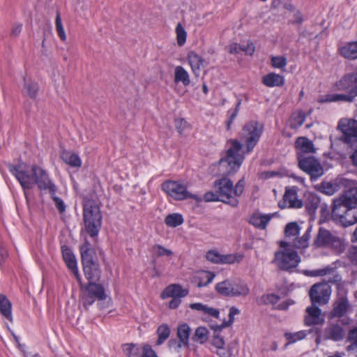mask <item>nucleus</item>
I'll return each mask as SVG.
<instances>
[{"instance_id": "obj_1", "label": "nucleus", "mask_w": 357, "mask_h": 357, "mask_svg": "<svg viewBox=\"0 0 357 357\" xmlns=\"http://www.w3.org/2000/svg\"><path fill=\"white\" fill-rule=\"evenodd\" d=\"M263 130V125L256 121H251L244 126L241 136L246 146V151H242V145L239 142L231 140L225 157L219 161V172L221 174L231 175L239 169L244 160V154L252 151L258 143Z\"/></svg>"}, {"instance_id": "obj_2", "label": "nucleus", "mask_w": 357, "mask_h": 357, "mask_svg": "<svg viewBox=\"0 0 357 357\" xmlns=\"http://www.w3.org/2000/svg\"><path fill=\"white\" fill-rule=\"evenodd\" d=\"M8 168L20 183L25 196L26 190L32 189L35 185L40 190H47L51 195L55 194L56 187L50 178L48 173L42 167L34 165L29 171L26 164L19 163L17 165L9 164Z\"/></svg>"}, {"instance_id": "obj_3", "label": "nucleus", "mask_w": 357, "mask_h": 357, "mask_svg": "<svg viewBox=\"0 0 357 357\" xmlns=\"http://www.w3.org/2000/svg\"><path fill=\"white\" fill-rule=\"evenodd\" d=\"M245 184L243 178L240 179L234 186L232 181L229 178L222 177L215 181L213 188L215 190L218 192L220 202L233 207H236L239 203L238 198L244 192Z\"/></svg>"}, {"instance_id": "obj_4", "label": "nucleus", "mask_w": 357, "mask_h": 357, "mask_svg": "<svg viewBox=\"0 0 357 357\" xmlns=\"http://www.w3.org/2000/svg\"><path fill=\"white\" fill-rule=\"evenodd\" d=\"M84 223L86 231L91 237L98 236L102 225V215L98 206L87 200L83 208Z\"/></svg>"}, {"instance_id": "obj_5", "label": "nucleus", "mask_w": 357, "mask_h": 357, "mask_svg": "<svg viewBox=\"0 0 357 357\" xmlns=\"http://www.w3.org/2000/svg\"><path fill=\"white\" fill-rule=\"evenodd\" d=\"M337 127L342 133L340 140L351 149L349 155L351 163L357 167V121H342L339 122Z\"/></svg>"}, {"instance_id": "obj_6", "label": "nucleus", "mask_w": 357, "mask_h": 357, "mask_svg": "<svg viewBox=\"0 0 357 357\" xmlns=\"http://www.w3.org/2000/svg\"><path fill=\"white\" fill-rule=\"evenodd\" d=\"M280 249L275 252L273 262L280 270L290 271L296 268L301 261L297 252L289 248V243L282 241Z\"/></svg>"}, {"instance_id": "obj_7", "label": "nucleus", "mask_w": 357, "mask_h": 357, "mask_svg": "<svg viewBox=\"0 0 357 357\" xmlns=\"http://www.w3.org/2000/svg\"><path fill=\"white\" fill-rule=\"evenodd\" d=\"M215 289L223 296L244 297L250 293L247 283L239 278H229L218 282L215 284Z\"/></svg>"}, {"instance_id": "obj_8", "label": "nucleus", "mask_w": 357, "mask_h": 357, "mask_svg": "<svg viewBox=\"0 0 357 357\" xmlns=\"http://www.w3.org/2000/svg\"><path fill=\"white\" fill-rule=\"evenodd\" d=\"M340 183L344 188V192L333 200V206L357 207V181L347 178V180H340Z\"/></svg>"}, {"instance_id": "obj_9", "label": "nucleus", "mask_w": 357, "mask_h": 357, "mask_svg": "<svg viewBox=\"0 0 357 357\" xmlns=\"http://www.w3.org/2000/svg\"><path fill=\"white\" fill-rule=\"evenodd\" d=\"M314 245L317 248H331L337 252H342L344 249L343 240L333 234L329 230L320 228L314 241Z\"/></svg>"}, {"instance_id": "obj_10", "label": "nucleus", "mask_w": 357, "mask_h": 357, "mask_svg": "<svg viewBox=\"0 0 357 357\" xmlns=\"http://www.w3.org/2000/svg\"><path fill=\"white\" fill-rule=\"evenodd\" d=\"M162 190L176 200H183L188 198H192L198 202L202 200L197 195L190 194L187 190V185L178 181H166L162 183Z\"/></svg>"}, {"instance_id": "obj_11", "label": "nucleus", "mask_w": 357, "mask_h": 357, "mask_svg": "<svg viewBox=\"0 0 357 357\" xmlns=\"http://www.w3.org/2000/svg\"><path fill=\"white\" fill-rule=\"evenodd\" d=\"M79 284L82 291V302L85 307L91 305L96 299L105 298V290L102 285L95 282H89L86 286H83L82 282Z\"/></svg>"}, {"instance_id": "obj_12", "label": "nucleus", "mask_w": 357, "mask_h": 357, "mask_svg": "<svg viewBox=\"0 0 357 357\" xmlns=\"http://www.w3.org/2000/svg\"><path fill=\"white\" fill-rule=\"evenodd\" d=\"M332 216L342 226H351L357 222V206H333Z\"/></svg>"}, {"instance_id": "obj_13", "label": "nucleus", "mask_w": 357, "mask_h": 357, "mask_svg": "<svg viewBox=\"0 0 357 357\" xmlns=\"http://www.w3.org/2000/svg\"><path fill=\"white\" fill-rule=\"evenodd\" d=\"M298 167L309 174L312 180L321 177L324 173V167L319 160L313 155H308L298 160Z\"/></svg>"}, {"instance_id": "obj_14", "label": "nucleus", "mask_w": 357, "mask_h": 357, "mask_svg": "<svg viewBox=\"0 0 357 357\" xmlns=\"http://www.w3.org/2000/svg\"><path fill=\"white\" fill-rule=\"evenodd\" d=\"M309 295L312 303L325 305L330 300L331 287L327 283H317L312 286Z\"/></svg>"}, {"instance_id": "obj_15", "label": "nucleus", "mask_w": 357, "mask_h": 357, "mask_svg": "<svg viewBox=\"0 0 357 357\" xmlns=\"http://www.w3.org/2000/svg\"><path fill=\"white\" fill-rule=\"evenodd\" d=\"M303 205L302 200L298 198L297 188L296 187L286 188L282 199L278 202V206L280 208H301Z\"/></svg>"}, {"instance_id": "obj_16", "label": "nucleus", "mask_w": 357, "mask_h": 357, "mask_svg": "<svg viewBox=\"0 0 357 357\" xmlns=\"http://www.w3.org/2000/svg\"><path fill=\"white\" fill-rule=\"evenodd\" d=\"M295 149L297 160L316 153V148L312 140L306 137H299L296 139Z\"/></svg>"}, {"instance_id": "obj_17", "label": "nucleus", "mask_w": 357, "mask_h": 357, "mask_svg": "<svg viewBox=\"0 0 357 357\" xmlns=\"http://www.w3.org/2000/svg\"><path fill=\"white\" fill-rule=\"evenodd\" d=\"M350 305L347 295L339 294L334 304L333 308L329 314V318H340L346 314L349 308Z\"/></svg>"}, {"instance_id": "obj_18", "label": "nucleus", "mask_w": 357, "mask_h": 357, "mask_svg": "<svg viewBox=\"0 0 357 357\" xmlns=\"http://www.w3.org/2000/svg\"><path fill=\"white\" fill-rule=\"evenodd\" d=\"M63 259L70 271L75 275L79 284H81V275L79 273L76 258L71 250L63 245L61 248Z\"/></svg>"}, {"instance_id": "obj_19", "label": "nucleus", "mask_w": 357, "mask_h": 357, "mask_svg": "<svg viewBox=\"0 0 357 357\" xmlns=\"http://www.w3.org/2000/svg\"><path fill=\"white\" fill-rule=\"evenodd\" d=\"M304 322L306 326H313L323 324L324 319L321 316V310L315 304L307 307L305 310Z\"/></svg>"}, {"instance_id": "obj_20", "label": "nucleus", "mask_w": 357, "mask_h": 357, "mask_svg": "<svg viewBox=\"0 0 357 357\" xmlns=\"http://www.w3.org/2000/svg\"><path fill=\"white\" fill-rule=\"evenodd\" d=\"M306 275L312 277L328 275V282L330 283H337L342 280V277L336 273L335 268L331 266L308 271H306Z\"/></svg>"}, {"instance_id": "obj_21", "label": "nucleus", "mask_w": 357, "mask_h": 357, "mask_svg": "<svg viewBox=\"0 0 357 357\" xmlns=\"http://www.w3.org/2000/svg\"><path fill=\"white\" fill-rule=\"evenodd\" d=\"M190 333V328L188 324H182L178 327L177 336L179 338V342L172 340L169 342L170 347L181 348L182 347L188 346L189 336Z\"/></svg>"}, {"instance_id": "obj_22", "label": "nucleus", "mask_w": 357, "mask_h": 357, "mask_svg": "<svg viewBox=\"0 0 357 357\" xmlns=\"http://www.w3.org/2000/svg\"><path fill=\"white\" fill-rule=\"evenodd\" d=\"M83 271L86 278L89 282L98 281L101 275V271L99 264L94 260L88 263H82Z\"/></svg>"}, {"instance_id": "obj_23", "label": "nucleus", "mask_w": 357, "mask_h": 357, "mask_svg": "<svg viewBox=\"0 0 357 357\" xmlns=\"http://www.w3.org/2000/svg\"><path fill=\"white\" fill-rule=\"evenodd\" d=\"M188 294V290L183 289L179 284H171L167 287L162 291L161 296L162 298H183Z\"/></svg>"}, {"instance_id": "obj_24", "label": "nucleus", "mask_w": 357, "mask_h": 357, "mask_svg": "<svg viewBox=\"0 0 357 357\" xmlns=\"http://www.w3.org/2000/svg\"><path fill=\"white\" fill-rule=\"evenodd\" d=\"M187 60L190 66L191 70L196 77L200 74L201 67L203 66L204 59L196 52L191 51L187 55Z\"/></svg>"}, {"instance_id": "obj_25", "label": "nucleus", "mask_w": 357, "mask_h": 357, "mask_svg": "<svg viewBox=\"0 0 357 357\" xmlns=\"http://www.w3.org/2000/svg\"><path fill=\"white\" fill-rule=\"evenodd\" d=\"M338 52L346 59H357V41L339 45Z\"/></svg>"}, {"instance_id": "obj_26", "label": "nucleus", "mask_w": 357, "mask_h": 357, "mask_svg": "<svg viewBox=\"0 0 357 357\" xmlns=\"http://www.w3.org/2000/svg\"><path fill=\"white\" fill-rule=\"evenodd\" d=\"M354 96L345 94L328 93L320 96L317 98L319 103H328L334 102H352Z\"/></svg>"}, {"instance_id": "obj_27", "label": "nucleus", "mask_w": 357, "mask_h": 357, "mask_svg": "<svg viewBox=\"0 0 357 357\" xmlns=\"http://www.w3.org/2000/svg\"><path fill=\"white\" fill-rule=\"evenodd\" d=\"M271 214H262L260 213H254L250 218L249 222L259 229H266L268 223L272 218Z\"/></svg>"}, {"instance_id": "obj_28", "label": "nucleus", "mask_w": 357, "mask_h": 357, "mask_svg": "<svg viewBox=\"0 0 357 357\" xmlns=\"http://www.w3.org/2000/svg\"><path fill=\"white\" fill-rule=\"evenodd\" d=\"M347 178L337 177L333 182H323L320 186L321 191L327 195H333L341 188H343V185L340 183V180H347Z\"/></svg>"}, {"instance_id": "obj_29", "label": "nucleus", "mask_w": 357, "mask_h": 357, "mask_svg": "<svg viewBox=\"0 0 357 357\" xmlns=\"http://www.w3.org/2000/svg\"><path fill=\"white\" fill-rule=\"evenodd\" d=\"M61 160L72 167L79 168L82 166V160L79 156L71 151H63L61 153Z\"/></svg>"}, {"instance_id": "obj_30", "label": "nucleus", "mask_w": 357, "mask_h": 357, "mask_svg": "<svg viewBox=\"0 0 357 357\" xmlns=\"http://www.w3.org/2000/svg\"><path fill=\"white\" fill-rule=\"evenodd\" d=\"M344 332L338 324H331L325 330V337L334 341L342 340Z\"/></svg>"}, {"instance_id": "obj_31", "label": "nucleus", "mask_w": 357, "mask_h": 357, "mask_svg": "<svg viewBox=\"0 0 357 357\" xmlns=\"http://www.w3.org/2000/svg\"><path fill=\"white\" fill-rule=\"evenodd\" d=\"M262 82L268 87L281 86L284 83V78L280 75L271 73L263 77Z\"/></svg>"}, {"instance_id": "obj_32", "label": "nucleus", "mask_w": 357, "mask_h": 357, "mask_svg": "<svg viewBox=\"0 0 357 357\" xmlns=\"http://www.w3.org/2000/svg\"><path fill=\"white\" fill-rule=\"evenodd\" d=\"M0 313L9 321H13L12 304L8 298L3 294H0Z\"/></svg>"}, {"instance_id": "obj_33", "label": "nucleus", "mask_w": 357, "mask_h": 357, "mask_svg": "<svg viewBox=\"0 0 357 357\" xmlns=\"http://www.w3.org/2000/svg\"><path fill=\"white\" fill-rule=\"evenodd\" d=\"M354 82H355L354 75H347L336 83V88L339 91H351L354 94Z\"/></svg>"}, {"instance_id": "obj_34", "label": "nucleus", "mask_w": 357, "mask_h": 357, "mask_svg": "<svg viewBox=\"0 0 357 357\" xmlns=\"http://www.w3.org/2000/svg\"><path fill=\"white\" fill-rule=\"evenodd\" d=\"M215 276V275L212 272L201 271L196 273L195 280L197 282V287H202L212 282Z\"/></svg>"}, {"instance_id": "obj_35", "label": "nucleus", "mask_w": 357, "mask_h": 357, "mask_svg": "<svg viewBox=\"0 0 357 357\" xmlns=\"http://www.w3.org/2000/svg\"><path fill=\"white\" fill-rule=\"evenodd\" d=\"M174 82H181L184 86H188L190 83L188 71L182 66H178L174 69Z\"/></svg>"}, {"instance_id": "obj_36", "label": "nucleus", "mask_w": 357, "mask_h": 357, "mask_svg": "<svg viewBox=\"0 0 357 357\" xmlns=\"http://www.w3.org/2000/svg\"><path fill=\"white\" fill-rule=\"evenodd\" d=\"M319 204V197L315 194L310 193L306 199L305 208L310 214L314 215Z\"/></svg>"}, {"instance_id": "obj_37", "label": "nucleus", "mask_w": 357, "mask_h": 357, "mask_svg": "<svg viewBox=\"0 0 357 357\" xmlns=\"http://www.w3.org/2000/svg\"><path fill=\"white\" fill-rule=\"evenodd\" d=\"M311 228L308 227L305 233L300 237L298 236L296 238L292 241L293 245L298 249L305 248L309 245V240L310 237Z\"/></svg>"}, {"instance_id": "obj_38", "label": "nucleus", "mask_w": 357, "mask_h": 357, "mask_svg": "<svg viewBox=\"0 0 357 357\" xmlns=\"http://www.w3.org/2000/svg\"><path fill=\"white\" fill-rule=\"evenodd\" d=\"M305 119V115L303 112H294L289 119V126L293 129H297L303 124Z\"/></svg>"}, {"instance_id": "obj_39", "label": "nucleus", "mask_w": 357, "mask_h": 357, "mask_svg": "<svg viewBox=\"0 0 357 357\" xmlns=\"http://www.w3.org/2000/svg\"><path fill=\"white\" fill-rule=\"evenodd\" d=\"M183 222V216L179 213H172L168 215L165 219V223L169 227H176Z\"/></svg>"}, {"instance_id": "obj_40", "label": "nucleus", "mask_w": 357, "mask_h": 357, "mask_svg": "<svg viewBox=\"0 0 357 357\" xmlns=\"http://www.w3.org/2000/svg\"><path fill=\"white\" fill-rule=\"evenodd\" d=\"M24 93L31 98H33L36 96L38 86L36 82L31 80L24 79Z\"/></svg>"}, {"instance_id": "obj_41", "label": "nucleus", "mask_w": 357, "mask_h": 357, "mask_svg": "<svg viewBox=\"0 0 357 357\" xmlns=\"http://www.w3.org/2000/svg\"><path fill=\"white\" fill-rule=\"evenodd\" d=\"M307 335L305 331H300L295 333H286L284 337L287 340L286 346L294 344L297 341L303 340Z\"/></svg>"}, {"instance_id": "obj_42", "label": "nucleus", "mask_w": 357, "mask_h": 357, "mask_svg": "<svg viewBox=\"0 0 357 357\" xmlns=\"http://www.w3.org/2000/svg\"><path fill=\"white\" fill-rule=\"evenodd\" d=\"M244 258L242 253L236 252L233 254L222 255L221 264H232L240 263Z\"/></svg>"}, {"instance_id": "obj_43", "label": "nucleus", "mask_w": 357, "mask_h": 357, "mask_svg": "<svg viewBox=\"0 0 357 357\" xmlns=\"http://www.w3.org/2000/svg\"><path fill=\"white\" fill-rule=\"evenodd\" d=\"M300 227L296 222H291L287 225L285 227L286 236L291 241L296 238L299 234Z\"/></svg>"}, {"instance_id": "obj_44", "label": "nucleus", "mask_w": 357, "mask_h": 357, "mask_svg": "<svg viewBox=\"0 0 357 357\" xmlns=\"http://www.w3.org/2000/svg\"><path fill=\"white\" fill-rule=\"evenodd\" d=\"M157 334L158 339L156 341V344L160 345L169 337L170 329L167 324H162L158 328Z\"/></svg>"}, {"instance_id": "obj_45", "label": "nucleus", "mask_w": 357, "mask_h": 357, "mask_svg": "<svg viewBox=\"0 0 357 357\" xmlns=\"http://www.w3.org/2000/svg\"><path fill=\"white\" fill-rule=\"evenodd\" d=\"M208 331L205 327H198L195 333L194 340L199 344H204L208 340Z\"/></svg>"}, {"instance_id": "obj_46", "label": "nucleus", "mask_w": 357, "mask_h": 357, "mask_svg": "<svg viewBox=\"0 0 357 357\" xmlns=\"http://www.w3.org/2000/svg\"><path fill=\"white\" fill-rule=\"evenodd\" d=\"M151 252L153 255L157 257L165 256L170 257L173 255V252L171 250L167 249L158 244H155L152 246Z\"/></svg>"}, {"instance_id": "obj_47", "label": "nucleus", "mask_w": 357, "mask_h": 357, "mask_svg": "<svg viewBox=\"0 0 357 357\" xmlns=\"http://www.w3.org/2000/svg\"><path fill=\"white\" fill-rule=\"evenodd\" d=\"M176 41L178 46H183L186 41L187 32L181 24H178L176 27Z\"/></svg>"}, {"instance_id": "obj_48", "label": "nucleus", "mask_w": 357, "mask_h": 357, "mask_svg": "<svg viewBox=\"0 0 357 357\" xmlns=\"http://www.w3.org/2000/svg\"><path fill=\"white\" fill-rule=\"evenodd\" d=\"M123 351L127 357H132L138 355L139 349L135 344H125L123 345Z\"/></svg>"}, {"instance_id": "obj_49", "label": "nucleus", "mask_w": 357, "mask_h": 357, "mask_svg": "<svg viewBox=\"0 0 357 357\" xmlns=\"http://www.w3.org/2000/svg\"><path fill=\"white\" fill-rule=\"evenodd\" d=\"M56 30L60 39L63 41L66 40V35L62 25L61 19L59 13H56L55 20Z\"/></svg>"}, {"instance_id": "obj_50", "label": "nucleus", "mask_w": 357, "mask_h": 357, "mask_svg": "<svg viewBox=\"0 0 357 357\" xmlns=\"http://www.w3.org/2000/svg\"><path fill=\"white\" fill-rule=\"evenodd\" d=\"M222 255L218 251L212 250L207 252L206 258L208 261L214 264H221Z\"/></svg>"}, {"instance_id": "obj_51", "label": "nucleus", "mask_w": 357, "mask_h": 357, "mask_svg": "<svg viewBox=\"0 0 357 357\" xmlns=\"http://www.w3.org/2000/svg\"><path fill=\"white\" fill-rule=\"evenodd\" d=\"M271 65L275 68L282 69L287 66V59L284 56H271Z\"/></svg>"}, {"instance_id": "obj_52", "label": "nucleus", "mask_w": 357, "mask_h": 357, "mask_svg": "<svg viewBox=\"0 0 357 357\" xmlns=\"http://www.w3.org/2000/svg\"><path fill=\"white\" fill-rule=\"evenodd\" d=\"M240 313V310L236 307H231L229 309V320L227 323L224 322L220 326H217L219 329H221L224 327L228 326L234 322V316L237 315Z\"/></svg>"}, {"instance_id": "obj_53", "label": "nucleus", "mask_w": 357, "mask_h": 357, "mask_svg": "<svg viewBox=\"0 0 357 357\" xmlns=\"http://www.w3.org/2000/svg\"><path fill=\"white\" fill-rule=\"evenodd\" d=\"M211 350L215 353L219 357H234L232 351L229 347L223 346L217 350H213V349Z\"/></svg>"}, {"instance_id": "obj_54", "label": "nucleus", "mask_w": 357, "mask_h": 357, "mask_svg": "<svg viewBox=\"0 0 357 357\" xmlns=\"http://www.w3.org/2000/svg\"><path fill=\"white\" fill-rule=\"evenodd\" d=\"M211 342L212 346L215 349V350L225 346V340L223 337L219 335L218 333L214 334Z\"/></svg>"}, {"instance_id": "obj_55", "label": "nucleus", "mask_w": 357, "mask_h": 357, "mask_svg": "<svg viewBox=\"0 0 357 357\" xmlns=\"http://www.w3.org/2000/svg\"><path fill=\"white\" fill-rule=\"evenodd\" d=\"M204 200L207 202H220V197L217 190H215V192L208 191L204 194Z\"/></svg>"}, {"instance_id": "obj_56", "label": "nucleus", "mask_w": 357, "mask_h": 357, "mask_svg": "<svg viewBox=\"0 0 357 357\" xmlns=\"http://www.w3.org/2000/svg\"><path fill=\"white\" fill-rule=\"evenodd\" d=\"M241 104V101L238 100L236 104V108L234 110L231 109V110L228 111V116H229V121L227 122V128H229L230 125L233 123L234 120L236 117V116L238 113V111H239V107H240Z\"/></svg>"}, {"instance_id": "obj_57", "label": "nucleus", "mask_w": 357, "mask_h": 357, "mask_svg": "<svg viewBox=\"0 0 357 357\" xmlns=\"http://www.w3.org/2000/svg\"><path fill=\"white\" fill-rule=\"evenodd\" d=\"M204 315H206L213 318H218L220 314V312L218 309L209 307L208 305H205L204 309L202 312Z\"/></svg>"}, {"instance_id": "obj_58", "label": "nucleus", "mask_w": 357, "mask_h": 357, "mask_svg": "<svg viewBox=\"0 0 357 357\" xmlns=\"http://www.w3.org/2000/svg\"><path fill=\"white\" fill-rule=\"evenodd\" d=\"M280 300V297L275 294H267L262 296V301L265 304H276Z\"/></svg>"}, {"instance_id": "obj_59", "label": "nucleus", "mask_w": 357, "mask_h": 357, "mask_svg": "<svg viewBox=\"0 0 357 357\" xmlns=\"http://www.w3.org/2000/svg\"><path fill=\"white\" fill-rule=\"evenodd\" d=\"M142 357H158V356L150 345L144 344L142 347Z\"/></svg>"}, {"instance_id": "obj_60", "label": "nucleus", "mask_w": 357, "mask_h": 357, "mask_svg": "<svg viewBox=\"0 0 357 357\" xmlns=\"http://www.w3.org/2000/svg\"><path fill=\"white\" fill-rule=\"evenodd\" d=\"M94 256L95 252L93 249L87 250L86 254H84V252H81L82 263H88L89 261L94 260Z\"/></svg>"}, {"instance_id": "obj_61", "label": "nucleus", "mask_w": 357, "mask_h": 357, "mask_svg": "<svg viewBox=\"0 0 357 357\" xmlns=\"http://www.w3.org/2000/svg\"><path fill=\"white\" fill-rule=\"evenodd\" d=\"M175 125L177 130L180 134H182L185 129L187 128L189 126L188 122L183 119H176Z\"/></svg>"}, {"instance_id": "obj_62", "label": "nucleus", "mask_w": 357, "mask_h": 357, "mask_svg": "<svg viewBox=\"0 0 357 357\" xmlns=\"http://www.w3.org/2000/svg\"><path fill=\"white\" fill-rule=\"evenodd\" d=\"M347 255L351 262L357 265V246H351L349 249Z\"/></svg>"}, {"instance_id": "obj_63", "label": "nucleus", "mask_w": 357, "mask_h": 357, "mask_svg": "<svg viewBox=\"0 0 357 357\" xmlns=\"http://www.w3.org/2000/svg\"><path fill=\"white\" fill-rule=\"evenodd\" d=\"M52 196L55 202V205H56V208H58V210L59 211L60 213H63L66 209V206H65L63 202L59 197L54 196V194L52 195Z\"/></svg>"}, {"instance_id": "obj_64", "label": "nucleus", "mask_w": 357, "mask_h": 357, "mask_svg": "<svg viewBox=\"0 0 357 357\" xmlns=\"http://www.w3.org/2000/svg\"><path fill=\"white\" fill-rule=\"evenodd\" d=\"M227 51L229 54H238L241 51V46L237 43H232L227 47Z\"/></svg>"}]
</instances>
